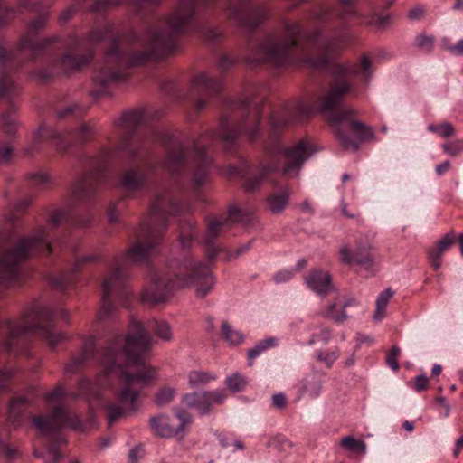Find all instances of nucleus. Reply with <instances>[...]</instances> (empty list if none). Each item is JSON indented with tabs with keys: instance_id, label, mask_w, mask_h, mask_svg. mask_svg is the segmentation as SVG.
Masks as SVG:
<instances>
[{
	"instance_id": "nucleus-1",
	"label": "nucleus",
	"mask_w": 463,
	"mask_h": 463,
	"mask_svg": "<svg viewBox=\"0 0 463 463\" xmlns=\"http://www.w3.org/2000/svg\"><path fill=\"white\" fill-rule=\"evenodd\" d=\"M349 39L348 32L338 30L333 36L320 41L319 31L306 34L298 24L286 21L280 30L268 34L259 43L250 62L284 67L302 61L315 69L330 66L334 78L328 92L321 98V111L329 114L327 120L339 144L346 150L355 151L358 144L346 131L351 129L361 140H368L373 137V130L354 120L353 110L335 109L353 91L350 78L357 76L362 71L364 80L367 83L372 69L371 61L365 55L361 58L359 65L335 62L337 52L346 45Z\"/></svg>"
},
{
	"instance_id": "nucleus-2",
	"label": "nucleus",
	"mask_w": 463,
	"mask_h": 463,
	"mask_svg": "<svg viewBox=\"0 0 463 463\" xmlns=\"http://www.w3.org/2000/svg\"><path fill=\"white\" fill-rule=\"evenodd\" d=\"M152 346L151 335L137 320H131L128 335L115 336L100 354L99 360L104 367L103 373L95 379L93 384L80 380L79 392L90 399L99 398L98 389L112 385L114 400L105 405L109 423L132 412L137 408V401L142 389L156 377V370L143 366L134 368L144 363L145 356Z\"/></svg>"
},
{
	"instance_id": "nucleus-3",
	"label": "nucleus",
	"mask_w": 463,
	"mask_h": 463,
	"mask_svg": "<svg viewBox=\"0 0 463 463\" xmlns=\"http://www.w3.org/2000/svg\"><path fill=\"white\" fill-rule=\"evenodd\" d=\"M179 213H184L182 206L172 202L168 194H157L154 197L148 216L141 224L137 241L121 260H115L111 270L101 282L102 302L98 313L99 320L106 319L115 311L112 297L121 299L123 303L130 297V291L125 285L128 277L126 267L146 261L156 252L162 232L166 228L168 215Z\"/></svg>"
},
{
	"instance_id": "nucleus-4",
	"label": "nucleus",
	"mask_w": 463,
	"mask_h": 463,
	"mask_svg": "<svg viewBox=\"0 0 463 463\" xmlns=\"http://www.w3.org/2000/svg\"><path fill=\"white\" fill-rule=\"evenodd\" d=\"M214 280L208 265L185 256L180 261H172L169 267L154 271L151 284L142 294V300L152 304L165 301L175 289L184 287L195 288L200 298L205 297L213 288Z\"/></svg>"
},
{
	"instance_id": "nucleus-5",
	"label": "nucleus",
	"mask_w": 463,
	"mask_h": 463,
	"mask_svg": "<svg viewBox=\"0 0 463 463\" xmlns=\"http://www.w3.org/2000/svg\"><path fill=\"white\" fill-rule=\"evenodd\" d=\"M66 216L64 210L54 211L49 217L48 225L40 226L31 235L20 238L13 249L0 251V287L17 278L23 261L35 254L52 252L51 232Z\"/></svg>"
},
{
	"instance_id": "nucleus-6",
	"label": "nucleus",
	"mask_w": 463,
	"mask_h": 463,
	"mask_svg": "<svg viewBox=\"0 0 463 463\" xmlns=\"http://www.w3.org/2000/svg\"><path fill=\"white\" fill-rule=\"evenodd\" d=\"M267 150L270 157L260 165L256 176L248 178L244 183V188L249 192L259 188L269 175L279 169V156L285 159V165L282 168L283 175L294 178L298 175L304 162L311 154L310 148L305 141H299L287 151H283L279 144H276L274 146L267 145Z\"/></svg>"
},
{
	"instance_id": "nucleus-7",
	"label": "nucleus",
	"mask_w": 463,
	"mask_h": 463,
	"mask_svg": "<svg viewBox=\"0 0 463 463\" xmlns=\"http://www.w3.org/2000/svg\"><path fill=\"white\" fill-rule=\"evenodd\" d=\"M78 394L68 393L61 384L43 395L46 405L52 410L47 415H36L33 417L32 423L36 430L43 434H50L61 428L69 427L80 431L85 430L81 420L77 415H71L64 408L62 402L65 399L77 398Z\"/></svg>"
},
{
	"instance_id": "nucleus-8",
	"label": "nucleus",
	"mask_w": 463,
	"mask_h": 463,
	"mask_svg": "<svg viewBox=\"0 0 463 463\" xmlns=\"http://www.w3.org/2000/svg\"><path fill=\"white\" fill-rule=\"evenodd\" d=\"M190 159L195 168L194 183L196 186H201L209 177L212 160L205 154L204 148L197 143L194 145L193 150L179 142L173 144L167 150L164 167L171 175L179 174L188 165Z\"/></svg>"
},
{
	"instance_id": "nucleus-9",
	"label": "nucleus",
	"mask_w": 463,
	"mask_h": 463,
	"mask_svg": "<svg viewBox=\"0 0 463 463\" xmlns=\"http://www.w3.org/2000/svg\"><path fill=\"white\" fill-rule=\"evenodd\" d=\"M234 107L239 110L241 119L222 118L220 136L226 144L234 143L237 138L246 134L250 141L259 137L260 122V110L256 103L249 98L238 99Z\"/></svg>"
},
{
	"instance_id": "nucleus-10",
	"label": "nucleus",
	"mask_w": 463,
	"mask_h": 463,
	"mask_svg": "<svg viewBox=\"0 0 463 463\" xmlns=\"http://www.w3.org/2000/svg\"><path fill=\"white\" fill-rule=\"evenodd\" d=\"M144 113L136 109L125 112L116 122L117 127L122 133V138L119 143V149L126 154L131 162L140 160L146 153L144 141L137 137L133 138L131 135L142 124Z\"/></svg>"
},
{
	"instance_id": "nucleus-11",
	"label": "nucleus",
	"mask_w": 463,
	"mask_h": 463,
	"mask_svg": "<svg viewBox=\"0 0 463 463\" xmlns=\"http://www.w3.org/2000/svg\"><path fill=\"white\" fill-rule=\"evenodd\" d=\"M254 210L251 208H240L232 206L229 209L228 218H212L208 220L207 230L203 239V243L207 246L206 255L209 260H213L219 249L213 245V241L223 232L229 229L230 222L248 224L251 222Z\"/></svg>"
},
{
	"instance_id": "nucleus-12",
	"label": "nucleus",
	"mask_w": 463,
	"mask_h": 463,
	"mask_svg": "<svg viewBox=\"0 0 463 463\" xmlns=\"http://www.w3.org/2000/svg\"><path fill=\"white\" fill-rule=\"evenodd\" d=\"M106 157L107 155H102L93 159L90 170L73 184L71 194L74 199L88 200L94 194L107 168Z\"/></svg>"
},
{
	"instance_id": "nucleus-13",
	"label": "nucleus",
	"mask_w": 463,
	"mask_h": 463,
	"mask_svg": "<svg viewBox=\"0 0 463 463\" xmlns=\"http://www.w3.org/2000/svg\"><path fill=\"white\" fill-rule=\"evenodd\" d=\"M94 130L91 126H90L87 123H83L80 125V127L77 129L76 132L73 134H66L63 135L60 132H58L55 129H52L46 126H41L37 133H35L33 139V145L32 146L25 149V153L28 155H32L36 146L41 144L45 138H55L59 140V143L57 146L60 149H65L67 147V145H62L63 143H70L71 141H74L76 143H83L86 140H88L93 134Z\"/></svg>"
},
{
	"instance_id": "nucleus-14",
	"label": "nucleus",
	"mask_w": 463,
	"mask_h": 463,
	"mask_svg": "<svg viewBox=\"0 0 463 463\" xmlns=\"http://www.w3.org/2000/svg\"><path fill=\"white\" fill-rule=\"evenodd\" d=\"M230 15L242 27L254 29L263 23L269 15L266 5L241 0L231 7Z\"/></svg>"
},
{
	"instance_id": "nucleus-15",
	"label": "nucleus",
	"mask_w": 463,
	"mask_h": 463,
	"mask_svg": "<svg viewBox=\"0 0 463 463\" xmlns=\"http://www.w3.org/2000/svg\"><path fill=\"white\" fill-rule=\"evenodd\" d=\"M225 399L224 391H200L184 393L181 402L185 408L194 410L200 415H206L212 411L213 404H222Z\"/></svg>"
},
{
	"instance_id": "nucleus-16",
	"label": "nucleus",
	"mask_w": 463,
	"mask_h": 463,
	"mask_svg": "<svg viewBox=\"0 0 463 463\" xmlns=\"http://www.w3.org/2000/svg\"><path fill=\"white\" fill-rule=\"evenodd\" d=\"M178 424H174L166 415H159L150 420V425L155 433L164 438H171L179 434L186 425L192 422V416L183 409H175Z\"/></svg>"
},
{
	"instance_id": "nucleus-17",
	"label": "nucleus",
	"mask_w": 463,
	"mask_h": 463,
	"mask_svg": "<svg viewBox=\"0 0 463 463\" xmlns=\"http://www.w3.org/2000/svg\"><path fill=\"white\" fill-rule=\"evenodd\" d=\"M222 88L220 79H214L205 72L198 73L193 80V90L198 95L194 99L197 111H201L207 104V98L218 94Z\"/></svg>"
},
{
	"instance_id": "nucleus-18",
	"label": "nucleus",
	"mask_w": 463,
	"mask_h": 463,
	"mask_svg": "<svg viewBox=\"0 0 463 463\" xmlns=\"http://www.w3.org/2000/svg\"><path fill=\"white\" fill-rule=\"evenodd\" d=\"M155 165L143 164L138 168H129L120 176L119 185L127 193H136L144 189L151 178Z\"/></svg>"
},
{
	"instance_id": "nucleus-19",
	"label": "nucleus",
	"mask_w": 463,
	"mask_h": 463,
	"mask_svg": "<svg viewBox=\"0 0 463 463\" xmlns=\"http://www.w3.org/2000/svg\"><path fill=\"white\" fill-rule=\"evenodd\" d=\"M371 249L372 245L369 242L357 243L355 247L350 244H343L338 252L340 261L345 265L358 264L365 269L372 268L374 260Z\"/></svg>"
},
{
	"instance_id": "nucleus-20",
	"label": "nucleus",
	"mask_w": 463,
	"mask_h": 463,
	"mask_svg": "<svg viewBox=\"0 0 463 463\" xmlns=\"http://www.w3.org/2000/svg\"><path fill=\"white\" fill-rule=\"evenodd\" d=\"M313 112V108L308 103L300 101L293 107L286 108L275 112L270 117V124L273 128L286 126L291 122L303 121Z\"/></svg>"
},
{
	"instance_id": "nucleus-21",
	"label": "nucleus",
	"mask_w": 463,
	"mask_h": 463,
	"mask_svg": "<svg viewBox=\"0 0 463 463\" xmlns=\"http://www.w3.org/2000/svg\"><path fill=\"white\" fill-rule=\"evenodd\" d=\"M47 19L48 15L45 14L38 16L32 22L28 32L21 39L20 48L22 50L28 49L33 52L40 51L54 41V38H46L43 41H39L36 38V32L45 26Z\"/></svg>"
},
{
	"instance_id": "nucleus-22",
	"label": "nucleus",
	"mask_w": 463,
	"mask_h": 463,
	"mask_svg": "<svg viewBox=\"0 0 463 463\" xmlns=\"http://www.w3.org/2000/svg\"><path fill=\"white\" fill-rule=\"evenodd\" d=\"M338 15L341 18H345L347 15L360 16L363 18L362 24L367 26H374L378 29H383L391 24V15H379L373 13L372 17L364 16V14H358L354 10V0H340Z\"/></svg>"
},
{
	"instance_id": "nucleus-23",
	"label": "nucleus",
	"mask_w": 463,
	"mask_h": 463,
	"mask_svg": "<svg viewBox=\"0 0 463 463\" xmlns=\"http://www.w3.org/2000/svg\"><path fill=\"white\" fill-rule=\"evenodd\" d=\"M31 402L24 396L13 398L8 406L7 421L14 428L20 427L25 420Z\"/></svg>"
},
{
	"instance_id": "nucleus-24",
	"label": "nucleus",
	"mask_w": 463,
	"mask_h": 463,
	"mask_svg": "<svg viewBox=\"0 0 463 463\" xmlns=\"http://www.w3.org/2000/svg\"><path fill=\"white\" fill-rule=\"evenodd\" d=\"M12 58L13 52L0 45V99L7 98L16 90L14 80L5 71V62L11 61Z\"/></svg>"
},
{
	"instance_id": "nucleus-25",
	"label": "nucleus",
	"mask_w": 463,
	"mask_h": 463,
	"mask_svg": "<svg viewBox=\"0 0 463 463\" xmlns=\"http://www.w3.org/2000/svg\"><path fill=\"white\" fill-rule=\"evenodd\" d=\"M305 281L311 290L321 296L334 289L330 274L322 269L311 270L305 278Z\"/></svg>"
},
{
	"instance_id": "nucleus-26",
	"label": "nucleus",
	"mask_w": 463,
	"mask_h": 463,
	"mask_svg": "<svg viewBox=\"0 0 463 463\" xmlns=\"http://www.w3.org/2000/svg\"><path fill=\"white\" fill-rule=\"evenodd\" d=\"M290 194L291 189L288 185H283L270 193L266 198V206L270 213H281L288 205Z\"/></svg>"
},
{
	"instance_id": "nucleus-27",
	"label": "nucleus",
	"mask_w": 463,
	"mask_h": 463,
	"mask_svg": "<svg viewBox=\"0 0 463 463\" xmlns=\"http://www.w3.org/2000/svg\"><path fill=\"white\" fill-rule=\"evenodd\" d=\"M454 243L455 235L453 232H449L442 237L437 244L429 250V261L434 269L437 270L441 267V258L443 253L449 250Z\"/></svg>"
},
{
	"instance_id": "nucleus-28",
	"label": "nucleus",
	"mask_w": 463,
	"mask_h": 463,
	"mask_svg": "<svg viewBox=\"0 0 463 463\" xmlns=\"http://www.w3.org/2000/svg\"><path fill=\"white\" fill-rule=\"evenodd\" d=\"M95 348V342L93 338H90L84 343L82 352L73 357L65 366L64 373L66 374H74L78 373L85 363L89 360Z\"/></svg>"
},
{
	"instance_id": "nucleus-29",
	"label": "nucleus",
	"mask_w": 463,
	"mask_h": 463,
	"mask_svg": "<svg viewBox=\"0 0 463 463\" xmlns=\"http://www.w3.org/2000/svg\"><path fill=\"white\" fill-rule=\"evenodd\" d=\"M357 302L355 299L351 298L346 300L343 304L332 303L324 307L320 314L323 317L333 320L335 323H341L345 321L348 317L345 313L347 307L356 306Z\"/></svg>"
},
{
	"instance_id": "nucleus-30",
	"label": "nucleus",
	"mask_w": 463,
	"mask_h": 463,
	"mask_svg": "<svg viewBox=\"0 0 463 463\" xmlns=\"http://www.w3.org/2000/svg\"><path fill=\"white\" fill-rule=\"evenodd\" d=\"M31 203L30 199H24L19 201L14 207V212L12 213L8 217V225L10 226L11 232L14 234L18 232L22 226V221L20 220L19 213L26 209Z\"/></svg>"
},
{
	"instance_id": "nucleus-31",
	"label": "nucleus",
	"mask_w": 463,
	"mask_h": 463,
	"mask_svg": "<svg viewBox=\"0 0 463 463\" xmlns=\"http://www.w3.org/2000/svg\"><path fill=\"white\" fill-rule=\"evenodd\" d=\"M188 383L192 388L203 386L215 379V375L208 372L194 370L188 373Z\"/></svg>"
},
{
	"instance_id": "nucleus-32",
	"label": "nucleus",
	"mask_w": 463,
	"mask_h": 463,
	"mask_svg": "<svg viewBox=\"0 0 463 463\" xmlns=\"http://www.w3.org/2000/svg\"><path fill=\"white\" fill-rule=\"evenodd\" d=\"M221 331L222 337L230 345H240L244 340V335L242 333L234 329L227 321H222Z\"/></svg>"
},
{
	"instance_id": "nucleus-33",
	"label": "nucleus",
	"mask_w": 463,
	"mask_h": 463,
	"mask_svg": "<svg viewBox=\"0 0 463 463\" xmlns=\"http://www.w3.org/2000/svg\"><path fill=\"white\" fill-rule=\"evenodd\" d=\"M392 296L393 291L391 288H386L379 294L375 303L376 309L373 314L374 320H382L383 318L386 307Z\"/></svg>"
},
{
	"instance_id": "nucleus-34",
	"label": "nucleus",
	"mask_w": 463,
	"mask_h": 463,
	"mask_svg": "<svg viewBox=\"0 0 463 463\" xmlns=\"http://www.w3.org/2000/svg\"><path fill=\"white\" fill-rule=\"evenodd\" d=\"M149 329L154 331L156 336L165 340L170 341L172 339V330L169 324L164 320L154 319L149 322Z\"/></svg>"
},
{
	"instance_id": "nucleus-35",
	"label": "nucleus",
	"mask_w": 463,
	"mask_h": 463,
	"mask_svg": "<svg viewBox=\"0 0 463 463\" xmlns=\"http://www.w3.org/2000/svg\"><path fill=\"white\" fill-rule=\"evenodd\" d=\"M321 389V382L316 377L306 378L301 383L300 394H307L311 398H316L320 394Z\"/></svg>"
},
{
	"instance_id": "nucleus-36",
	"label": "nucleus",
	"mask_w": 463,
	"mask_h": 463,
	"mask_svg": "<svg viewBox=\"0 0 463 463\" xmlns=\"http://www.w3.org/2000/svg\"><path fill=\"white\" fill-rule=\"evenodd\" d=\"M60 443H65V439L60 438L57 440L51 442L43 455L36 454V456L42 457L44 460V463H59L60 459L61 458V454L58 449V444Z\"/></svg>"
},
{
	"instance_id": "nucleus-37",
	"label": "nucleus",
	"mask_w": 463,
	"mask_h": 463,
	"mask_svg": "<svg viewBox=\"0 0 463 463\" xmlns=\"http://www.w3.org/2000/svg\"><path fill=\"white\" fill-rule=\"evenodd\" d=\"M277 345V339L274 337H269L265 340L260 341L256 345L248 351V358L250 360L249 364L252 365V361L258 357L262 352L267 350L269 347L275 346Z\"/></svg>"
},
{
	"instance_id": "nucleus-38",
	"label": "nucleus",
	"mask_w": 463,
	"mask_h": 463,
	"mask_svg": "<svg viewBox=\"0 0 463 463\" xmlns=\"http://www.w3.org/2000/svg\"><path fill=\"white\" fill-rule=\"evenodd\" d=\"M194 230V225L191 221H185L181 224L179 241L184 249L189 247L194 238L195 232Z\"/></svg>"
},
{
	"instance_id": "nucleus-39",
	"label": "nucleus",
	"mask_w": 463,
	"mask_h": 463,
	"mask_svg": "<svg viewBox=\"0 0 463 463\" xmlns=\"http://www.w3.org/2000/svg\"><path fill=\"white\" fill-rule=\"evenodd\" d=\"M340 445L350 451H359L362 454L366 452V444L363 440L355 439L353 436L343 437Z\"/></svg>"
},
{
	"instance_id": "nucleus-40",
	"label": "nucleus",
	"mask_w": 463,
	"mask_h": 463,
	"mask_svg": "<svg viewBox=\"0 0 463 463\" xmlns=\"http://www.w3.org/2000/svg\"><path fill=\"white\" fill-rule=\"evenodd\" d=\"M226 386L232 392H238L242 391L247 385V380L239 373H234L228 376L225 380Z\"/></svg>"
},
{
	"instance_id": "nucleus-41",
	"label": "nucleus",
	"mask_w": 463,
	"mask_h": 463,
	"mask_svg": "<svg viewBox=\"0 0 463 463\" xmlns=\"http://www.w3.org/2000/svg\"><path fill=\"white\" fill-rule=\"evenodd\" d=\"M19 456L20 453L17 449L2 440L0 441V457L5 460V463H12L17 459Z\"/></svg>"
},
{
	"instance_id": "nucleus-42",
	"label": "nucleus",
	"mask_w": 463,
	"mask_h": 463,
	"mask_svg": "<svg viewBox=\"0 0 463 463\" xmlns=\"http://www.w3.org/2000/svg\"><path fill=\"white\" fill-rule=\"evenodd\" d=\"M176 391L172 387L162 388L156 396V403L158 406H165L169 404L175 396Z\"/></svg>"
},
{
	"instance_id": "nucleus-43",
	"label": "nucleus",
	"mask_w": 463,
	"mask_h": 463,
	"mask_svg": "<svg viewBox=\"0 0 463 463\" xmlns=\"http://www.w3.org/2000/svg\"><path fill=\"white\" fill-rule=\"evenodd\" d=\"M3 0H0V27L7 24L11 20H13L21 11L13 8L7 7L3 5Z\"/></svg>"
},
{
	"instance_id": "nucleus-44",
	"label": "nucleus",
	"mask_w": 463,
	"mask_h": 463,
	"mask_svg": "<svg viewBox=\"0 0 463 463\" xmlns=\"http://www.w3.org/2000/svg\"><path fill=\"white\" fill-rule=\"evenodd\" d=\"M434 37L427 35L426 33H420L415 38L416 46L421 51L430 53L434 47Z\"/></svg>"
},
{
	"instance_id": "nucleus-45",
	"label": "nucleus",
	"mask_w": 463,
	"mask_h": 463,
	"mask_svg": "<svg viewBox=\"0 0 463 463\" xmlns=\"http://www.w3.org/2000/svg\"><path fill=\"white\" fill-rule=\"evenodd\" d=\"M339 349L335 348L332 351H320L317 354V360L318 362L324 363L328 368H330L333 364L338 359L339 357Z\"/></svg>"
},
{
	"instance_id": "nucleus-46",
	"label": "nucleus",
	"mask_w": 463,
	"mask_h": 463,
	"mask_svg": "<svg viewBox=\"0 0 463 463\" xmlns=\"http://www.w3.org/2000/svg\"><path fill=\"white\" fill-rule=\"evenodd\" d=\"M31 184L40 189H45L51 184V177L46 173H34L30 175Z\"/></svg>"
},
{
	"instance_id": "nucleus-47",
	"label": "nucleus",
	"mask_w": 463,
	"mask_h": 463,
	"mask_svg": "<svg viewBox=\"0 0 463 463\" xmlns=\"http://www.w3.org/2000/svg\"><path fill=\"white\" fill-rule=\"evenodd\" d=\"M430 131L438 133L440 137L446 138L454 135L455 129L450 123L445 122L440 125H430L428 127Z\"/></svg>"
},
{
	"instance_id": "nucleus-48",
	"label": "nucleus",
	"mask_w": 463,
	"mask_h": 463,
	"mask_svg": "<svg viewBox=\"0 0 463 463\" xmlns=\"http://www.w3.org/2000/svg\"><path fill=\"white\" fill-rule=\"evenodd\" d=\"M0 126L6 134L13 136L16 131V119L13 116L3 114Z\"/></svg>"
},
{
	"instance_id": "nucleus-49",
	"label": "nucleus",
	"mask_w": 463,
	"mask_h": 463,
	"mask_svg": "<svg viewBox=\"0 0 463 463\" xmlns=\"http://www.w3.org/2000/svg\"><path fill=\"white\" fill-rule=\"evenodd\" d=\"M328 15L329 9L326 6L320 5L313 9L310 18L315 22L320 23L324 22Z\"/></svg>"
},
{
	"instance_id": "nucleus-50",
	"label": "nucleus",
	"mask_w": 463,
	"mask_h": 463,
	"mask_svg": "<svg viewBox=\"0 0 463 463\" xmlns=\"http://www.w3.org/2000/svg\"><path fill=\"white\" fill-rule=\"evenodd\" d=\"M442 47L452 55L463 56V38L457 42L455 44H450L447 40H444Z\"/></svg>"
},
{
	"instance_id": "nucleus-51",
	"label": "nucleus",
	"mask_w": 463,
	"mask_h": 463,
	"mask_svg": "<svg viewBox=\"0 0 463 463\" xmlns=\"http://www.w3.org/2000/svg\"><path fill=\"white\" fill-rule=\"evenodd\" d=\"M13 155V146L9 142L0 143V165L9 162Z\"/></svg>"
},
{
	"instance_id": "nucleus-52",
	"label": "nucleus",
	"mask_w": 463,
	"mask_h": 463,
	"mask_svg": "<svg viewBox=\"0 0 463 463\" xmlns=\"http://www.w3.org/2000/svg\"><path fill=\"white\" fill-rule=\"evenodd\" d=\"M400 348L394 345L387 355L386 362L393 371H397L399 369L398 356L400 355Z\"/></svg>"
},
{
	"instance_id": "nucleus-53",
	"label": "nucleus",
	"mask_w": 463,
	"mask_h": 463,
	"mask_svg": "<svg viewBox=\"0 0 463 463\" xmlns=\"http://www.w3.org/2000/svg\"><path fill=\"white\" fill-rule=\"evenodd\" d=\"M442 147L445 153L455 156L463 151V140H457L448 144H444Z\"/></svg>"
},
{
	"instance_id": "nucleus-54",
	"label": "nucleus",
	"mask_w": 463,
	"mask_h": 463,
	"mask_svg": "<svg viewBox=\"0 0 463 463\" xmlns=\"http://www.w3.org/2000/svg\"><path fill=\"white\" fill-rule=\"evenodd\" d=\"M200 33L208 40H217L221 37L222 32L216 27L203 26L200 29Z\"/></svg>"
},
{
	"instance_id": "nucleus-55",
	"label": "nucleus",
	"mask_w": 463,
	"mask_h": 463,
	"mask_svg": "<svg viewBox=\"0 0 463 463\" xmlns=\"http://www.w3.org/2000/svg\"><path fill=\"white\" fill-rule=\"evenodd\" d=\"M119 203H111L107 211L108 213V219L109 223H116L118 222L120 210L118 209Z\"/></svg>"
},
{
	"instance_id": "nucleus-56",
	"label": "nucleus",
	"mask_w": 463,
	"mask_h": 463,
	"mask_svg": "<svg viewBox=\"0 0 463 463\" xmlns=\"http://www.w3.org/2000/svg\"><path fill=\"white\" fill-rule=\"evenodd\" d=\"M99 260V257L97 255H87L81 258H78L75 261V264L72 267L73 272H79L81 269V266L86 262H92Z\"/></svg>"
},
{
	"instance_id": "nucleus-57",
	"label": "nucleus",
	"mask_w": 463,
	"mask_h": 463,
	"mask_svg": "<svg viewBox=\"0 0 463 463\" xmlns=\"http://www.w3.org/2000/svg\"><path fill=\"white\" fill-rule=\"evenodd\" d=\"M293 271L288 269H283L274 275V281L276 283H284L290 280L293 277Z\"/></svg>"
},
{
	"instance_id": "nucleus-58",
	"label": "nucleus",
	"mask_w": 463,
	"mask_h": 463,
	"mask_svg": "<svg viewBox=\"0 0 463 463\" xmlns=\"http://www.w3.org/2000/svg\"><path fill=\"white\" fill-rule=\"evenodd\" d=\"M71 283V278L65 275L52 279V284L59 289L64 290Z\"/></svg>"
},
{
	"instance_id": "nucleus-59",
	"label": "nucleus",
	"mask_w": 463,
	"mask_h": 463,
	"mask_svg": "<svg viewBox=\"0 0 463 463\" xmlns=\"http://www.w3.org/2000/svg\"><path fill=\"white\" fill-rule=\"evenodd\" d=\"M429 380L425 375H419L415 378V389L418 392L424 391L428 388Z\"/></svg>"
},
{
	"instance_id": "nucleus-60",
	"label": "nucleus",
	"mask_w": 463,
	"mask_h": 463,
	"mask_svg": "<svg viewBox=\"0 0 463 463\" xmlns=\"http://www.w3.org/2000/svg\"><path fill=\"white\" fill-rule=\"evenodd\" d=\"M272 405L278 409H281L286 405V397L282 393H277L272 396Z\"/></svg>"
},
{
	"instance_id": "nucleus-61",
	"label": "nucleus",
	"mask_w": 463,
	"mask_h": 463,
	"mask_svg": "<svg viewBox=\"0 0 463 463\" xmlns=\"http://www.w3.org/2000/svg\"><path fill=\"white\" fill-rule=\"evenodd\" d=\"M424 14V9L421 6H415L411 9L408 13V17L411 20H419Z\"/></svg>"
},
{
	"instance_id": "nucleus-62",
	"label": "nucleus",
	"mask_w": 463,
	"mask_h": 463,
	"mask_svg": "<svg viewBox=\"0 0 463 463\" xmlns=\"http://www.w3.org/2000/svg\"><path fill=\"white\" fill-rule=\"evenodd\" d=\"M75 9L73 7H70L62 12V14L59 17V21L61 24L67 23L73 15Z\"/></svg>"
},
{
	"instance_id": "nucleus-63",
	"label": "nucleus",
	"mask_w": 463,
	"mask_h": 463,
	"mask_svg": "<svg viewBox=\"0 0 463 463\" xmlns=\"http://www.w3.org/2000/svg\"><path fill=\"white\" fill-rule=\"evenodd\" d=\"M317 341L328 343L331 339V332L327 328H322L320 333L317 335Z\"/></svg>"
},
{
	"instance_id": "nucleus-64",
	"label": "nucleus",
	"mask_w": 463,
	"mask_h": 463,
	"mask_svg": "<svg viewBox=\"0 0 463 463\" xmlns=\"http://www.w3.org/2000/svg\"><path fill=\"white\" fill-rule=\"evenodd\" d=\"M450 167V164L448 161L443 162L442 164L436 166V171L439 175H442L447 172Z\"/></svg>"
}]
</instances>
